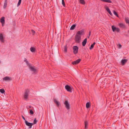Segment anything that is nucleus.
<instances>
[{"label": "nucleus", "instance_id": "34", "mask_svg": "<svg viewBox=\"0 0 129 129\" xmlns=\"http://www.w3.org/2000/svg\"><path fill=\"white\" fill-rule=\"evenodd\" d=\"M105 9L106 10V11L108 12L109 11H110V9H109V8L108 7H106L105 8Z\"/></svg>", "mask_w": 129, "mask_h": 129}, {"label": "nucleus", "instance_id": "26", "mask_svg": "<svg viewBox=\"0 0 129 129\" xmlns=\"http://www.w3.org/2000/svg\"><path fill=\"white\" fill-rule=\"evenodd\" d=\"M80 3L83 5L85 4V1L84 0H80Z\"/></svg>", "mask_w": 129, "mask_h": 129}, {"label": "nucleus", "instance_id": "2", "mask_svg": "<svg viewBox=\"0 0 129 129\" xmlns=\"http://www.w3.org/2000/svg\"><path fill=\"white\" fill-rule=\"evenodd\" d=\"M81 36L76 35L75 36V42L78 43H79L80 42Z\"/></svg>", "mask_w": 129, "mask_h": 129}, {"label": "nucleus", "instance_id": "41", "mask_svg": "<svg viewBox=\"0 0 129 129\" xmlns=\"http://www.w3.org/2000/svg\"><path fill=\"white\" fill-rule=\"evenodd\" d=\"M29 108H31V106H29Z\"/></svg>", "mask_w": 129, "mask_h": 129}, {"label": "nucleus", "instance_id": "1", "mask_svg": "<svg viewBox=\"0 0 129 129\" xmlns=\"http://www.w3.org/2000/svg\"><path fill=\"white\" fill-rule=\"evenodd\" d=\"M29 93V90L28 89H26L25 90L24 95V98L25 100H27L28 98Z\"/></svg>", "mask_w": 129, "mask_h": 129}, {"label": "nucleus", "instance_id": "27", "mask_svg": "<svg viewBox=\"0 0 129 129\" xmlns=\"http://www.w3.org/2000/svg\"><path fill=\"white\" fill-rule=\"evenodd\" d=\"M21 0H19L17 5V7H18L20 5L21 3Z\"/></svg>", "mask_w": 129, "mask_h": 129}, {"label": "nucleus", "instance_id": "10", "mask_svg": "<svg viewBox=\"0 0 129 129\" xmlns=\"http://www.w3.org/2000/svg\"><path fill=\"white\" fill-rule=\"evenodd\" d=\"M84 31V29H82L80 31H78L76 33V35H83Z\"/></svg>", "mask_w": 129, "mask_h": 129}, {"label": "nucleus", "instance_id": "8", "mask_svg": "<svg viewBox=\"0 0 129 129\" xmlns=\"http://www.w3.org/2000/svg\"><path fill=\"white\" fill-rule=\"evenodd\" d=\"M5 17H2L0 19V22L2 24V26H3L5 24Z\"/></svg>", "mask_w": 129, "mask_h": 129}, {"label": "nucleus", "instance_id": "4", "mask_svg": "<svg viewBox=\"0 0 129 129\" xmlns=\"http://www.w3.org/2000/svg\"><path fill=\"white\" fill-rule=\"evenodd\" d=\"M73 53L75 54H76L78 52V48L77 46H73Z\"/></svg>", "mask_w": 129, "mask_h": 129}, {"label": "nucleus", "instance_id": "11", "mask_svg": "<svg viewBox=\"0 0 129 129\" xmlns=\"http://www.w3.org/2000/svg\"><path fill=\"white\" fill-rule=\"evenodd\" d=\"M29 69H30V70L33 72L34 73L36 74L37 72V70L36 69L34 68L33 67L29 66Z\"/></svg>", "mask_w": 129, "mask_h": 129}, {"label": "nucleus", "instance_id": "21", "mask_svg": "<svg viewBox=\"0 0 129 129\" xmlns=\"http://www.w3.org/2000/svg\"><path fill=\"white\" fill-rule=\"evenodd\" d=\"M85 128V129H86L88 128L87 126L88 124V122L87 121H84Z\"/></svg>", "mask_w": 129, "mask_h": 129}, {"label": "nucleus", "instance_id": "6", "mask_svg": "<svg viewBox=\"0 0 129 129\" xmlns=\"http://www.w3.org/2000/svg\"><path fill=\"white\" fill-rule=\"evenodd\" d=\"M25 123L26 125L29 126V128H31L32 127V126L34 124V123L28 122L26 120H25Z\"/></svg>", "mask_w": 129, "mask_h": 129}, {"label": "nucleus", "instance_id": "5", "mask_svg": "<svg viewBox=\"0 0 129 129\" xmlns=\"http://www.w3.org/2000/svg\"><path fill=\"white\" fill-rule=\"evenodd\" d=\"M112 28L113 31L115 32V31L119 32L120 31V29L118 27H116L113 25L112 26Z\"/></svg>", "mask_w": 129, "mask_h": 129}, {"label": "nucleus", "instance_id": "9", "mask_svg": "<svg viewBox=\"0 0 129 129\" xmlns=\"http://www.w3.org/2000/svg\"><path fill=\"white\" fill-rule=\"evenodd\" d=\"M65 88L68 91L70 92H72V88L69 85H67L65 86Z\"/></svg>", "mask_w": 129, "mask_h": 129}, {"label": "nucleus", "instance_id": "31", "mask_svg": "<svg viewBox=\"0 0 129 129\" xmlns=\"http://www.w3.org/2000/svg\"><path fill=\"white\" fill-rule=\"evenodd\" d=\"M30 113L31 115H33L34 114V112L31 110H30Z\"/></svg>", "mask_w": 129, "mask_h": 129}, {"label": "nucleus", "instance_id": "32", "mask_svg": "<svg viewBox=\"0 0 129 129\" xmlns=\"http://www.w3.org/2000/svg\"><path fill=\"white\" fill-rule=\"evenodd\" d=\"M64 51L65 52H67V46L66 45L64 47Z\"/></svg>", "mask_w": 129, "mask_h": 129}, {"label": "nucleus", "instance_id": "22", "mask_svg": "<svg viewBox=\"0 0 129 129\" xmlns=\"http://www.w3.org/2000/svg\"><path fill=\"white\" fill-rule=\"evenodd\" d=\"M125 20L126 23L129 25V18L128 17H126L125 18Z\"/></svg>", "mask_w": 129, "mask_h": 129}, {"label": "nucleus", "instance_id": "14", "mask_svg": "<svg viewBox=\"0 0 129 129\" xmlns=\"http://www.w3.org/2000/svg\"><path fill=\"white\" fill-rule=\"evenodd\" d=\"M87 41L86 38L82 42V45L83 46H85L86 44Z\"/></svg>", "mask_w": 129, "mask_h": 129}, {"label": "nucleus", "instance_id": "16", "mask_svg": "<svg viewBox=\"0 0 129 129\" xmlns=\"http://www.w3.org/2000/svg\"><path fill=\"white\" fill-rule=\"evenodd\" d=\"M30 49L31 51L32 52H35L36 50V49L33 47H31L30 48Z\"/></svg>", "mask_w": 129, "mask_h": 129}, {"label": "nucleus", "instance_id": "33", "mask_svg": "<svg viewBox=\"0 0 129 129\" xmlns=\"http://www.w3.org/2000/svg\"><path fill=\"white\" fill-rule=\"evenodd\" d=\"M37 120H36V119L35 118L34 120V123H34V124H36L37 123Z\"/></svg>", "mask_w": 129, "mask_h": 129}, {"label": "nucleus", "instance_id": "29", "mask_svg": "<svg viewBox=\"0 0 129 129\" xmlns=\"http://www.w3.org/2000/svg\"><path fill=\"white\" fill-rule=\"evenodd\" d=\"M113 13L117 17H118V14L117 12L116 11H113Z\"/></svg>", "mask_w": 129, "mask_h": 129}, {"label": "nucleus", "instance_id": "7", "mask_svg": "<svg viewBox=\"0 0 129 129\" xmlns=\"http://www.w3.org/2000/svg\"><path fill=\"white\" fill-rule=\"evenodd\" d=\"M81 60V59H79L75 61L72 62V63L73 65H76L79 63Z\"/></svg>", "mask_w": 129, "mask_h": 129}, {"label": "nucleus", "instance_id": "18", "mask_svg": "<svg viewBox=\"0 0 129 129\" xmlns=\"http://www.w3.org/2000/svg\"><path fill=\"white\" fill-rule=\"evenodd\" d=\"M54 102L56 104V105L57 106V107H59V105H60V103H59V102H58V101H57L55 99H54Z\"/></svg>", "mask_w": 129, "mask_h": 129}, {"label": "nucleus", "instance_id": "3", "mask_svg": "<svg viewBox=\"0 0 129 129\" xmlns=\"http://www.w3.org/2000/svg\"><path fill=\"white\" fill-rule=\"evenodd\" d=\"M65 107L67 110H69L70 109V105L68 103V101L66 100L64 103Z\"/></svg>", "mask_w": 129, "mask_h": 129}, {"label": "nucleus", "instance_id": "40", "mask_svg": "<svg viewBox=\"0 0 129 129\" xmlns=\"http://www.w3.org/2000/svg\"><path fill=\"white\" fill-rule=\"evenodd\" d=\"M90 34H91V31H89V36L88 37V38H89V36H90Z\"/></svg>", "mask_w": 129, "mask_h": 129}, {"label": "nucleus", "instance_id": "15", "mask_svg": "<svg viewBox=\"0 0 129 129\" xmlns=\"http://www.w3.org/2000/svg\"><path fill=\"white\" fill-rule=\"evenodd\" d=\"M0 40L2 42H4L3 36L1 34H0Z\"/></svg>", "mask_w": 129, "mask_h": 129}, {"label": "nucleus", "instance_id": "20", "mask_svg": "<svg viewBox=\"0 0 129 129\" xmlns=\"http://www.w3.org/2000/svg\"><path fill=\"white\" fill-rule=\"evenodd\" d=\"M91 106L90 103L87 102L86 104V107L88 109Z\"/></svg>", "mask_w": 129, "mask_h": 129}, {"label": "nucleus", "instance_id": "24", "mask_svg": "<svg viewBox=\"0 0 129 129\" xmlns=\"http://www.w3.org/2000/svg\"><path fill=\"white\" fill-rule=\"evenodd\" d=\"M101 1L108 3H112V1L110 0H100Z\"/></svg>", "mask_w": 129, "mask_h": 129}, {"label": "nucleus", "instance_id": "13", "mask_svg": "<svg viewBox=\"0 0 129 129\" xmlns=\"http://www.w3.org/2000/svg\"><path fill=\"white\" fill-rule=\"evenodd\" d=\"M118 25L120 26V27L121 28H124L125 27V24L122 23H119L118 24Z\"/></svg>", "mask_w": 129, "mask_h": 129}, {"label": "nucleus", "instance_id": "28", "mask_svg": "<svg viewBox=\"0 0 129 129\" xmlns=\"http://www.w3.org/2000/svg\"><path fill=\"white\" fill-rule=\"evenodd\" d=\"M0 92L2 93H4L5 92V91L3 89H0Z\"/></svg>", "mask_w": 129, "mask_h": 129}, {"label": "nucleus", "instance_id": "25", "mask_svg": "<svg viewBox=\"0 0 129 129\" xmlns=\"http://www.w3.org/2000/svg\"><path fill=\"white\" fill-rule=\"evenodd\" d=\"M76 26V25L75 24H74L70 28V30H73L74 29H75V27Z\"/></svg>", "mask_w": 129, "mask_h": 129}, {"label": "nucleus", "instance_id": "39", "mask_svg": "<svg viewBox=\"0 0 129 129\" xmlns=\"http://www.w3.org/2000/svg\"><path fill=\"white\" fill-rule=\"evenodd\" d=\"M22 118L23 119V120H24L25 121V120H26L25 119V118L22 115Z\"/></svg>", "mask_w": 129, "mask_h": 129}, {"label": "nucleus", "instance_id": "38", "mask_svg": "<svg viewBox=\"0 0 129 129\" xmlns=\"http://www.w3.org/2000/svg\"><path fill=\"white\" fill-rule=\"evenodd\" d=\"M108 13H109L111 16H112V13H111L110 11H109L108 12Z\"/></svg>", "mask_w": 129, "mask_h": 129}, {"label": "nucleus", "instance_id": "12", "mask_svg": "<svg viewBox=\"0 0 129 129\" xmlns=\"http://www.w3.org/2000/svg\"><path fill=\"white\" fill-rule=\"evenodd\" d=\"M127 59H122L121 61V63L122 65H124L127 62Z\"/></svg>", "mask_w": 129, "mask_h": 129}, {"label": "nucleus", "instance_id": "23", "mask_svg": "<svg viewBox=\"0 0 129 129\" xmlns=\"http://www.w3.org/2000/svg\"><path fill=\"white\" fill-rule=\"evenodd\" d=\"M96 43L95 42H94L91 45L90 47L89 48V49L90 50L92 49L94 47V46L95 45Z\"/></svg>", "mask_w": 129, "mask_h": 129}, {"label": "nucleus", "instance_id": "30", "mask_svg": "<svg viewBox=\"0 0 129 129\" xmlns=\"http://www.w3.org/2000/svg\"><path fill=\"white\" fill-rule=\"evenodd\" d=\"M62 4L64 7H65V5L64 0H62Z\"/></svg>", "mask_w": 129, "mask_h": 129}, {"label": "nucleus", "instance_id": "37", "mask_svg": "<svg viewBox=\"0 0 129 129\" xmlns=\"http://www.w3.org/2000/svg\"><path fill=\"white\" fill-rule=\"evenodd\" d=\"M31 31L32 33H33V35H34V34L35 33V31L34 30H31Z\"/></svg>", "mask_w": 129, "mask_h": 129}, {"label": "nucleus", "instance_id": "17", "mask_svg": "<svg viewBox=\"0 0 129 129\" xmlns=\"http://www.w3.org/2000/svg\"><path fill=\"white\" fill-rule=\"evenodd\" d=\"M3 80L6 81H10V79L9 77L6 76L3 78Z\"/></svg>", "mask_w": 129, "mask_h": 129}, {"label": "nucleus", "instance_id": "19", "mask_svg": "<svg viewBox=\"0 0 129 129\" xmlns=\"http://www.w3.org/2000/svg\"><path fill=\"white\" fill-rule=\"evenodd\" d=\"M7 0H5L3 8L5 9L7 7Z\"/></svg>", "mask_w": 129, "mask_h": 129}, {"label": "nucleus", "instance_id": "35", "mask_svg": "<svg viewBox=\"0 0 129 129\" xmlns=\"http://www.w3.org/2000/svg\"><path fill=\"white\" fill-rule=\"evenodd\" d=\"M24 61L26 62V63L27 64H28V61L27 60V59H26V58H24Z\"/></svg>", "mask_w": 129, "mask_h": 129}, {"label": "nucleus", "instance_id": "36", "mask_svg": "<svg viewBox=\"0 0 129 129\" xmlns=\"http://www.w3.org/2000/svg\"><path fill=\"white\" fill-rule=\"evenodd\" d=\"M118 46L119 48H120L122 47V45L120 44H118Z\"/></svg>", "mask_w": 129, "mask_h": 129}]
</instances>
